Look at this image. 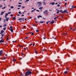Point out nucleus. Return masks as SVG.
<instances>
[{
  "instance_id": "nucleus-1",
  "label": "nucleus",
  "mask_w": 76,
  "mask_h": 76,
  "mask_svg": "<svg viewBox=\"0 0 76 76\" xmlns=\"http://www.w3.org/2000/svg\"><path fill=\"white\" fill-rule=\"evenodd\" d=\"M32 74V72H31L29 70L26 72V74H25V75H31Z\"/></svg>"
},
{
  "instance_id": "nucleus-2",
  "label": "nucleus",
  "mask_w": 76,
  "mask_h": 76,
  "mask_svg": "<svg viewBox=\"0 0 76 76\" xmlns=\"http://www.w3.org/2000/svg\"><path fill=\"white\" fill-rule=\"evenodd\" d=\"M63 10H60L59 12H61V13H69V12H67V10H64V11H62Z\"/></svg>"
},
{
  "instance_id": "nucleus-3",
  "label": "nucleus",
  "mask_w": 76,
  "mask_h": 76,
  "mask_svg": "<svg viewBox=\"0 0 76 76\" xmlns=\"http://www.w3.org/2000/svg\"><path fill=\"white\" fill-rule=\"evenodd\" d=\"M37 3H38V4H39V5L38 6V7H39V6H41V4H42V2L41 1L38 2H37Z\"/></svg>"
},
{
  "instance_id": "nucleus-4",
  "label": "nucleus",
  "mask_w": 76,
  "mask_h": 76,
  "mask_svg": "<svg viewBox=\"0 0 76 76\" xmlns=\"http://www.w3.org/2000/svg\"><path fill=\"white\" fill-rule=\"evenodd\" d=\"M48 12V10H45V11L44 12L43 14H45V13L46 12L45 14L46 15H47V14H48V12Z\"/></svg>"
},
{
  "instance_id": "nucleus-5",
  "label": "nucleus",
  "mask_w": 76,
  "mask_h": 76,
  "mask_svg": "<svg viewBox=\"0 0 76 76\" xmlns=\"http://www.w3.org/2000/svg\"><path fill=\"white\" fill-rule=\"evenodd\" d=\"M2 53H3V50H0V56H1L2 55Z\"/></svg>"
},
{
  "instance_id": "nucleus-6",
  "label": "nucleus",
  "mask_w": 76,
  "mask_h": 76,
  "mask_svg": "<svg viewBox=\"0 0 76 76\" xmlns=\"http://www.w3.org/2000/svg\"><path fill=\"white\" fill-rule=\"evenodd\" d=\"M24 19H25V18H20L18 19V20H23Z\"/></svg>"
},
{
  "instance_id": "nucleus-7",
  "label": "nucleus",
  "mask_w": 76,
  "mask_h": 76,
  "mask_svg": "<svg viewBox=\"0 0 76 76\" xmlns=\"http://www.w3.org/2000/svg\"><path fill=\"white\" fill-rule=\"evenodd\" d=\"M54 20H53L51 21V22L50 23V24H52V23H54Z\"/></svg>"
},
{
  "instance_id": "nucleus-8",
  "label": "nucleus",
  "mask_w": 76,
  "mask_h": 76,
  "mask_svg": "<svg viewBox=\"0 0 76 76\" xmlns=\"http://www.w3.org/2000/svg\"><path fill=\"white\" fill-rule=\"evenodd\" d=\"M4 41L3 40V39H1V40H0V43H1V42H4Z\"/></svg>"
},
{
  "instance_id": "nucleus-9",
  "label": "nucleus",
  "mask_w": 76,
  "mask_h": 76,
  "mask_svg": "<svg viewBox=\"0 0 76 76\" xmlns=\"http://www.w3.org/2000/svg\"><path fill=\"white\" fill-rule=\"evenodd\" d=\"M42 9H43V7H41L39 8V9L40 10H42Z\"/></svg>"
},
{
  "instance_id": "nucleus-10",
  "label": "nucleus",
  "mask_w": 76,
  "mask_h": 76,
  "mask_svg": "<svg viewBox=\"0 0 76 76\" xmlns=\"http://www.w3.org/2000/svg\"><path fill=\"white\" fill-rule=\"evenodd\" d=\"M44 22H45V21H40L39 22V23H44Z\"/></svg>"
},
{
  "instance_id": "nucleus-11",
  "label": "nucleus",
  "mask_w": 76,
  "mask_h": 76,
  "mask_svg": "<svg viewBox=\"0 0 76 76\" xmlns=\"http://www.w3.org/2000/svg\"><path fill=\"white\" fill-rule=\"evenodd\" d=\"M51 4H52V5H54L55 4V2H53V3L51 2Z\"/></svg>"
},
{
  "instance_id": "nucleus-12",
  "label": "nucleus",
  "mask_w": 76,
  "mask_h": 76,
  "mask_svg": "<svg viewBox=\"0 0 76 76\" xmlns=\"http://www.w3.org/2000/svg\"><path fill=\"white\" fill-rule=\"evenodd\" d=\"M38 18H42V16L41 15H39L38 16Z\"/></svg>"
},
{
  "instance_id": "nucleus-13",
  "label": "nucleus",
  "mask_w": 76,
  "mask_h": 76,
  "mask_svg": "<svg viewBox=\"0 0 76 76\" xmlns=\"http://www.w3.org/2000/svg\"><path fill=\"white\" fill-rule=\"evenodd\" d=\"M4 13V12H1V15H2Z\"/></svg>"
},
{
  "instance_id": "nucleus-14",
  "label": "nucleus",
  "mask_w": 76,
  "mask_h": 76,
  "mask_svg": "<svg viewBox=\"0 0 76 76\" xmlns=\"http://www.w3.org/2000/svg\"><path fill=\"white\" fill-rule=\"evenodd\" d=\"M76 7H74V6H73L72 5V9H74V8H75Z\"/></svg>"
},
{
  "instance_id": "nucleus-15",
  "label": "nucleus",
  "mask_w": 76,
  "mask_h": 76,
  "mask_svg": "<svg viewBox=\"0 0 76 76\" xmlns=\"http://www.w3.org/2000/svg\"><path fill=\"white\" fill-rule=\"evenodd\" d=\"M64 73V74H67V71H65Z\"/></svg>"
},
{
  "instance_id": "nucleus-16",
  "label": "nucleus",
  "mask_w": 76,
  "mask_h": 76,
  "mask_svg": "<svg viewBox=\"0 0 76 76\" xmlns=\"http://www.w3.org/2000/svg\"><path fill=\"white\" fill-rule=\"evenodd\" d=\"M16 17H14L12 19V20H15L16 19Z\"/></svg>"
},
{
  "instance_id": "nucleus-17",
  "label": "nucleus",
  "mask_w": 76,
  "mask_h": 76,
  "mask_svg": "<svg viewBox=\"0 0 76 76\" xmlns=\"http://www.w3.org/2000/svg\"><path fill=\"white\" fill-rule=\"evenodd\" d=\"M10 31H11L12 32H13V29H11V30H10Z\"/></svg>"
},
{
  "instance_id": "nucleus-18",
  "label": "nucleus",
  "mask_w": 76,
  "mask_h": 76,
  "mask_svg": "<svg viewBox=\"0 0 76 76\" xmlns=\"http://www.w3.org/2000/svg\"><path fill=\"white\" fill-rule=\"evenodd\" d=\"M13 61H16V59H13Z\"/></svg>"
},
{
  "instance_id": "nucleus-19",
  "label": "nucleus",
  "mask_w": 76,
  "mask_h": 76,
  "mask_svg": "<svg viewBox=\"0 0 76 76\" xmlns=\"http://www.w3.org/2000/svg\"><path fill=\"white\" fill-rule=\"evenodd\" d=\"M4 36V34H1V37L2 38H3V36Z\"/></svg>"
},
{
  "instance_id": "nucleus-20",
  "label": "nucleus",
  "mask_w": 76,
  "mask_h": 76,
  "mask_svg": "<svg viewBox=\"0 0 76 76\" xmlns=\"http://www.w3.org/2000/svg\"><path fill=\"white\" fill-rule=\"evenodd\" d=\"M7 41L9 40V36L7 37Z\"/></svg>"
},
{
  "instance_id": "nucleus-21",
  "label": "nucleus",
  "mask_w": 76,
  "mask_h": 76,
  "mask_svg": "<svg viewBox=\"0 0 76 76\" xmlns=\"http://www.w3.org/2000/svg\"><path fill=\"white\" fill-rule=\"evenodd\" d=\"M34 51L35 52V53L36 54H37V51L35 50Z\"/></svg>"
},
{
  "instance_id": "nucleus-22",
  "label": "nucleus",
  "mask_w": 76,
  "mask_h": 76,
  "mask_svg": "<svg viewBox=\"0 0 76 76\" xmlns=\"http://www.w3.org/2000/svg\"><path fill=\"white\" fill-rule=\"evenodd\" d=\"M21 76H23V74L21 73L20 74Z\"/></svg>"
},
{
  "instance_id": "nucleus-23",
  "label": "nucleus",
  "mask_w": 76,
  "mask_h": 76,
  "mask_svg": "<svg viewBox=\"0 0 76 76\" xmlns=\"http://www.w3.org/2000/svg\"><path fill=\"white\" fill-rule=\"evenodd\" d=\"M7 15H8V14H7V13H6L5 15V16H7Z\"/></svg>"
},
{
  "instance_id": "nucleus-24",
  "label": "nucleus",
  "mask_w": 76,
  "mask_h": 76,
  "mask_svg": "<svg viewBox=\"0 0 76 76\" xmlns=\"http://www.w3.org/2000/svg\"><path fill=\"white\" fill-rule=\"evenodd\" d=\"M3 30H4V31H5V30H6V28L5 27L3 29Z\"/></svg>"
},
{
  "instance_id": "nucleus-25",
  "label": "nucleus",
  "mask_w": 76,
  "mask_h": 76,
  "mask_svg": "<svg viewBox=\"0 0 76 76\" xmlns=\"http://www.w3.org/2000/svg\"><path fill=\"white\" fill-rule=\"evenodd\" d=\"M1 33H3V32H4V31H3V30H1Z\"/></svg>"
},
{
  "instance_id": "nucleus-26",
  "label": "nucleus",
  "mask_w": 76,
  "mask_h": 76,
  "mask_svg": "<svg viewBox=\"0 0 76 76\" xmlns=\"http://www.w3.org/2000/svg\"><path fill=\"white\" fill-rule=\"evenodd\" d=\"M60 12V11L59 10H58L57 11V12H56V13L58 14V12Z\"/></svg>"
},
{
  "instance_id": "nucleus-27",
  "label": "nucleus",
  "mask_w": 76,
  "mask_h": 76,
  "mask_svg": "<svg viewBox=\"0 0 76 76\" xmlns=\"http://www.w3.org/2000/svg\"><path fill=\"white\" fill-rule=\"evenodd\" d=\"M41 51H42V52H43V51H45V50L44 49H42V50Z\"/></svg>"
},
{
  "instance_id": "nucleus-28",
  "label": "nucleus",
  "mask_w": 76,
  "mask_h": 76,
  "mask_svg": "<svg viewBox=\"0 0 76 76\" xmlns=\"http://www.w3.org/2000/svg\"><path fill=\"white\" fill-rule=\"evenodd\" d=\"M10 29H13V28L12 27V26H10Z\"/></svg>"
},
{
  "instance_id": "nucleus-29",
  "label": "nucleus",
  "mask_w": 76,
  "mask_h": 76,
  "mask_svg": "<svg viewBox=\"0 0 76 76\" xmlns=\"http://www.w3.org/2000/svg\"><path fill=\"white\" fill-rule=\"evenodd\" d=\"M7 25L6 24H5L4 25V27H5V26H6Z\"/></svg>"
},
{
  "instance_id": "nucleus-30",
  "label": "nucleus",
  "mask_w": 76,
  "mask_h": 76,
  "mask_svg": "<svg viewBox=\"0 0 76 76\" xmlns=\"http://www.w3.org/2000/svg\"><path fill=\"white\" fill-rule=\"evenodd\" d=\"M52 37L53 38H54V39H56V38H54V37Z\"/></svg>"
},
{
  "instance_id": "nucleus-31",
  "label": "nucleus",
  "mask_w": 76,
  "mask_h": 76,
  "mask_svg": "<svg viewBox=\"0 0 76 76\" xmlns=\"http://www.w3.org/2000/svg\"><path fill=\"white\" fill-rule=\"evenodd\" d=\"M6 20L4 19V23L6 22Z\"/></svg>"
},
{
  "instance_id": "nucleus-32",
  "label": "nucleus",
  "mask_w": 76,
  "mask_h": 76,
  "mask_svg": "<svg viewBox=\"0 0 76 76\" xmlns=\"http://www.w3.org/2000/svg\"><path fill=\"white\" fill-rule=\"evenodd\" d=\"M57 6L58 7H59V6H60V5L59 4H58Z\"/></svg>"
},
{
  "instance_id": "nucleus-33",
  "label": "nucleus",
  "mask_w": 76,
  "mask_h": 76,
  "mask_svg": "<svg viewBox=\"0 0 76 76\" xmlns=\"http://www.w3.org/2000/svg\"><path fill=\"white\" fill-rule=\"evenodd\" d=\"M7 13L8 14V15H9V14H10V13H11V12H8Z\"/></svg>"
},
{
  "instance_id": "nucleus-34",
  "label": "nucleus",
  "mask_w": 76,
  "mask_h": 76,
  "mask_svg": "<svg viewBox=\"0 0 76 76\" xmlns=\"http://www.w3.org/2000/svg\"><path fill=\"white\" fill-rule=\"evenodd\" d=\"M18 7H21V6L20 5H18Z\"/></svg>"
},
{
  "instance_id": "nucleus-35",
  "label": "nucleus",
  "mask_w": 76,
  "mask_h": 76,
  "mask_svg": "<svg viewBox=\"0 0 76 76\" xmlns=\"http://www.w3.org/2000/svg\"><path fill=\"white\" fill-rule=\"evenodd\" d=\"M43 39H46V37H43Z\"/></svg>"
},
{
  "instance_id": "nucleus-36",
  "label": "nucleus",
  "mask_w": 76,
  "mask_h": 76,
  "mask_svg": "<svg viewBox=\"0 0 76 76\" xmlns=\"http://www.w3.org/2000/svg\"><path fill=\"white\" fill-rule=\"evenodd\" d=\"M19 46L21 47H23V46L19 45Z\"/></svg>"
},
{
  "instance_id": "nucleus-37",
  "label": "nucleus",
  "mask_w": 76,
  "mask_h": 76,
  "mask_svg": "<svg viewBox=\"0 0 76 76\" xmlns=\"http://www.w3.org/2000/svg\"><path fill=\"white\" fill-rule=\"evenodd\" d=\"M11 9H13V6H11Z\"/></svg>"
},
{
  "instance_id": "nucleus-38",
  "label": "nucleus",
  "mask_w": 76,
  "mask_h": 76,
  "mask_svg": "<svg viewBox=\"0 0 76 76\" xmlns=\"http://www.w3.org/2000/svg\"><path fill=\"white\" fill-rule=\"evenodd\" d=\"M25 7H24V6H22V9H23V8H25Z\"/></svg>"
},
{
  "instance_id": "nucleus-39",
  "label": "nucleus",
  "mask_w": 76,
  "mask_h": 76,
  "mask_svg": "<svg viewBox=\"0 0 76 76\" xmlns=\"http://www.w3.org/2000/svg\"><path fill=\"white\" fill-rule=\"evenodd\" d=\"M18 13H20V14H22V13H21V12L20 11L18 12Z\"/></svg>"
},
{
  "instance_id": "nucleus-40",
  "label": "nucleus",
  "mask_w": 76,
  "mask_h": 76,
  "mask_svg": "<svg viewBox=\"0 0 76 76\" xmlns=\"http://www.w3.org/2000/svg\"><path fill=\"white\" fill-rule=\"evenodd\" d=\"M36 32H39V31L37 30H36Z\"/></svg>"
},
{
  "instance_id": "nucleus-41",
  "label": "nucleus",
  "mask_w": 76,
  "mask_h": 76,
  "mask_svg": "<svg viewBox=\"0 0 76 76\" xmlns=\"http://www.w3.org/2000/svg\"><path fill=\"white\" fill-rule=\"evenodd\" d=\"M16 42V41H12V42Z\"/></svg>"
},
{
  "instance_id": "nucleus-42",
  "label": "nucleus",
  "mask_w": 76,
  "mask_h": 76,
  "mask_svg": "<svg viewBox=\"0 0 76 76\" xmlns=\"http://www.w3.org/2000/svg\"><path fill=\"white\" fill-rule=\"evenodd\" d=\"M18 3L19 4H22V3H21L18 2Z\"/></svg>"
},
{
  "instance_id": "nucleus-43",
  "label": "nucleus",
  "mask_w": 76,
  "mask_h": 76,
  "mask_svg": "<svg viewBox=\"0 0 76 76\" xmlns=\"http://www.w3.org/2000/svg\"><path fill=\"white\" fill-rule=\"evenodd\" d=\"M6 8V7H4L2 8V9H5Z\"/></svg>"
},
{
  "instance_id": "nucleus-44",
  "label": "nucleus",
  "mask_w": 76,
  "mask_h": 76,
  "mask_svg": "<svg viewBox=\"0 0 76 76\" xmlns=\"http://www.w3.org/2000/svg\"><path fill=\"white\" fill-rule=\"evenodd\" d=\"M4 58V60H5V59H6V57H4V58Z\"/></svg>"
},
{
  "instance_id": "nucleus-45",
  "label": "nucleus",
  "mask_w": 76,
  "mask_h": 76,
  "mask_svg": "<svg viewBox=\"0 0 76 76\" xmlns=\"http://www.w3.org/2000/svg\"><path fill=\"white\" fill-rule=\"evenodd\" d=\"M6 21L7 22V21H8V19H7V18H6Z\"/></svg>"
},
{
  "instance_id": "nucleus-46",
  "label": "nucleus",
  "mask_w": 76,
  "mask_h": 76,
  "mask_svg": "<svg viewBox=\"0 0 76 76\" xmlns=\"http://www.w3.org/2000/svg\"><path fill=\"white\" fill-rule=\"evenodd\" d=\"M56 19H57L56 17H55L54 18V20H56Z\"/></svg>"
},
{
  "instance_id": "nucleus-47",
  "label": "nucleus",
  "mask_w": 76,
  "mask_h": 76,
  "mask_svg": "<svg viewBox=\"0 0 76 76\" xmlns=\"http://www.w3.org/2000/svg\"><path fill=\"white\" fill-rule=\"evenodd\" d=\"M27 15H30V12H28V13Z\"/></svg>"
},
{
  "instance_id": "nucleus-48",
  "label": "nucleus",
  "mask_w": 76,
  "mask_h": 76,
  "mask_svg": "<svg viewBox=\"0 0 76 76\" xmlns=\"http://www.w3.org/2000/svg\"><path fill=\"white\" fill-rule=\"evenodd\" d=\"M31 35H34V33H32Z\"/></svg>"
},
{
  "instance_id": "nucleus-49",
  "label": "nucleus",
  "mask_w": 76,
  "mask_h": 76,
  "mask_svg": "<svg viewBox=\"0 0 76 76\" xmlns=\"http://www.w3.org/2000/svg\"><path fill=\"white\" fill-rule=\"evenodd\" d=\"M17 16H19V14H17Z\"/></svg>"
},
{
  "instance_id": "nucleus-50",
  "label": "nucleus",
  "mask_w": 76,
  "mask_h": 76,
  "mask_svg": "<svg viewBox=\"0 0 76 76\" xmlns=\"http://www.w3.org/2000/svg\"><path fill=\"white\" fill-rule=\"evenodd\" d=\"M28 38V37H26V38H25V39H27Z\"/></svg>"
},
{
  "instance_id": "nucleus-51",
  "label": "nucleus",
  "mask_w": 76,
  "mask_h": 76,
  "mask_svg": "<svg viewBox=\"0 0 76 76\" xmlns=\"http://www.w3.org/2000/svg\"><path fill=\"white\" fill-rule=\"evenodd\" d=\"M34 12V10H32L31 11V12H32H32Z\"/></svg>"
},
{
  "instance_id": "nucleus-52",
  "label": "nucleus",
  "mask_w": 76,
  "mask_h": 76,
  "mask_svg": "<svg viewBox=\"0 0 76 76\" xmlns=\"http://www.w3.org/2000/svg\"><path fill=\"white\" fill-rule=\"evenodd\" d=\"M10 16H11V17L13 16V15H12V14H11V15H10Z\"/></svg>"
},
{
  "instance_id": "nucleus-53",
  "label": "nucleus",
  "mask_w": 76,
  "mask_h": 76,
  "mask_svg": "<svg viewBox=\"0 0 76 76\" xmlns=\"http://www.w3.org/2000/svg\"><path fill=\"white\" fill-rule=\"evenodd\" d=\"M29 1V0H26V1Z\"/></svg>"
},
{
  "instance_id": "nucleus-54",
  "label": "nucleus",
  "mask_w": 76,
  "mask_h": 76,
  "mask_svg": "<svg viewBox=\"0 0 76 76\" xmlns=\"http://www.w3.org/2000/svg\"><path fill=\"white\" fill-rule=\"evenodd\" d=\"M32 18V17H30L29 19H31V18Z\"/></svg>"
},
{
  "instance_id": "nucleus-55",
  "label": "nucleus",
  "mask_w": 76,
  "mask_h": 76,
  "mask_svg": "<svg viewBox=\"0 0 76 76\" xmlns=\"http://www.w3.org/2000/svg\"><path fill=\"white\" fill-rule=\"evenodd\" d=\"M73 31H75V29L74 28L73 29Z\"/></svg>"
},
{
  "instance_id": "nucleus-56",
  "label": "nucleus",
  "mask_w": 76,
  "mask_h": 76,
  "mask_svg": "<svg viewBox=\"0 0 76 76\" xmlns=\"http://www.w3.org/2000/svg\"><path fill=\"white\" fill-rule=\"evenodd\" d=\"M7 16H5V17H4V18H6V19H7Z\"/></svg>"
},
{
  "instance_id": "nucleus-57",
  "label": "nucleus",
  "mask_w": 76,
  "mask_h": 76,
  "mask_svg": "<svg viewBox=\"0 0 76 76\" xmlns=\"http://www.w3.org/2000/svg\"><path fill=\"white\" fill-rule=\"evenodd\" d=\"M2 19L1 18H0V21H1V20Z\"/></svg>"
},
{
  "instance_id": "nucleus-58",
  "label": "nucleus",
  "mask_w": 76,
  "mask_h": 76,
  "mask_svg": "<svg viewBox=\"0 0 76 76\" xmlns=\"http://www.w3.org/2000/svg\"><path fill=\"white\" fill-rule=\"evenodd\" d=\"M25 27H26V26H24L23 27V28H25Z\"/></svg>"
},
{
  "instance_id": "nucleus-59",
  "label": "nucleus",
  "mask_w": 76,
  "mask_h": 76,
  "mask_svg": "<svg viewBox=\"0 0 76 76\" xmlns=\"http://www.w3.org/2000/svg\"><path fill=\"white\" fill-rule=\"evenodd\" d=\"M43 5H45V4H45V3H43Z\"/></svg>"
},
{
  "instance_id": "nucleus-60",
  "label": "nucleus",
  "mask_w": 76,
  "mask_h": 76,
  "mask_svg": "<svg viewBox=\"0 0 76 76\" xmlns=\"http://www.w3.org/2000/svg\"><path fill=\"white\" fill-rule=\"evenodd\" d=\"M49 11H50V12H51V11H52V10H49Z\"/></svg>"
},
{
  "instance_id": "nucleus-61",
  "label": "nucleus",
  "mask_w": 76,
  "mask_h": 76,
  "mask_svg": "<svg viewBox=\"0 0 76 76\" xmlns=\"http://www.w3.org/2000/svg\"><path fill=\"white\" fill-rule=\"evenodd\" d=\"M68 57H70V56L69 55H68Z\"/></svg>"
},
{
  "instance_id": "nucleus-62",
  "label": "nucleus",
  "mask_w": 76,
  "mask_h": 76,
  "mask_svg": "<svg viewBox=\"0 0 76 76\" xmlns=\"http://www.w3.org/2000/svg\"><path fill=\"white\" fill-rule=\"evenodd\" d=\"M2 7V5H1L0 6V7Z\"/></svg>"
},
{
  "instance_id": "nucleus-63",
  "label": "nucleus",
  "mask_w": 76,
  "mask_h": 76,
  "mask_svg": "<svg viewBox=\"0 0 76 76\" xmlns=\"http://www.w3.org/2000/svg\"><path fill=\"white\" fill-rule=\"evenodd\" d=\"M36 11H37V12H39V10H36Z\"/></svg>"
},
{
  "instance_id": "nucleus-64",
  "label": "nucleus",
  "mask_w": 76,
  "mask_h": 76,
  "mask_svg": "<svg viewBox=\"0 0 76 76\" xmlns=\"http://www.w3.org/2000/svg\"><path fill=\"white\" fill-rule=\"evenodd\" d=\"M67 4V2H66L65 4V5H66Z\"/></svg>"
}]
</instances>
